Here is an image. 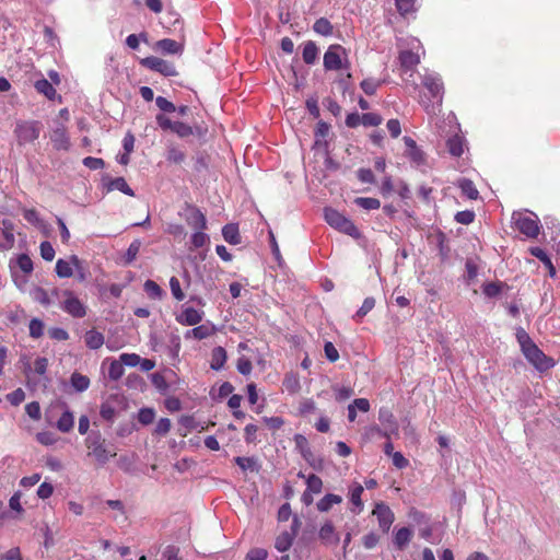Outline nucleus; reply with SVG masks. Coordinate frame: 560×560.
Listing matches in <instances>:
<instances>
[{"instance_id": "nucleus-26", "label": "nucleus", "mask_w": 560, "mask_h": 560, "mask_svg": "<svg viewBox=\"0 0 560 560\" xmlns=\"http://www.w3.org/2000/svg\"><path fill=\"white\" fill-rule=\"evenodd\" d=\"M529 253L545 265L551 278L556 277V268L548 254L541 247H532Z\"/></svg>"}, {"instance_id": "nucleus-45", "label": "nucleus", "mask_w": 560, "mask_h": 560, "mask_svg": "<svg viewBox=\"0 0 560 560\" xmlns=\"http://www.w3.org/2000/svg\"><path fill=\"white\" fill-rule=\"evenodd\" d=\"M503 283L501 282H489L482 285V293L487 298H497L502 291Z\"/></svg>"}, {"instance_id": "nucleus-50", "label": "nucleus", "mask_w": 560, "mask_h": 560, "mask_svg": "<svg viewBox=\"0 0 560 560\" xmlns=\"http://www.w3.org/2000/svg\"><path fill=\"white\" fill-rule=\"evenodd\" d=\"M154 418L155 411L153 408H141L138 412V421L143 425L152 423Z\"/></svg>"}, {"instance_id": "nucleus-6", "label": "nucleus", "mask_w": 560, "mask_h": 560, "mask_svg": "<svg viewBox=\"0 0 560 560\" xmlns=\"http://www.w3.org/2000/svg\"><path fill=\"white\" fill-rule=\"evenodd\" d=\"M323 66L326 71L348 70L347 50L339 44L330 45L324 54Z\"/></svg>"}, {"instance_id": "nucleus-41", "label": "nucleus", "mask_w": 560, "mask_h": 560, "mask_svg": "<svg viewBox=\"0 0 560 560\" xmlns=\"http://www.w3.org/2000/svg\"><path fill=\"white\" fill-rule=\"evenodd\" d=\"M45 325L39 318H32L28 325L30 336L38 339L44 335Z\"/></svg>"}, {"instance_id": "nucleus-62", "label": "nucleus", "mask_w": 560, "mask_h": 560, "mask_svg": "<svg viewBox=\"0 0 560 560\" xmlns=\"http://www.w3.org/2000/svg\"><path fill=\"white\" fill-rule=\"evenodd\" d=\"M7 399L12 406H19L24 401L25 393L22 388H16L7 395Z\"/></svg>"}, {"instance_id": "nucleus-2", "label": "nucleus", "mask_w": 560, "mask_h": 560, "mask_svg": "<svg viewBox=\"0 0 560 560\" xmlns=\"http://www.w3.org/2000/svg\"><path fill=\"white\" fill-rule=\"evenodd\" d=\"M88 455L93 457L100 467L105 466L112 457L116 456L115 451L107 448L105 439L97 430L91 431L84 440Z\"/></svg>"}, {"instance_id": "nucleus-13", "label": "nucleus", "mask_w": 560, "mask_h": 560, "mask_svg": "<svg viewBox=\"0 0 560 560\" xmlns=\"http://www.w3.org/2000/svg\"><path fill=\"white\" fill-rule=\"evenodd\" d=\"M203 316L205 313L202 311L186 306L176 315L175 319L183 326H196L202 320Z\"/></svg>"}, {"instance_id": "nucleus-64", "label": "nucleus", "mask_w": 560, "mask_h": 560, "mask_svg": "<svg viewBox=\"0 0 560 560\" xmlns=\"http://www.w3.org/2000/svg\"><path fill=\"white\" fill-rule=\"evenodd\" d=\"M268 552L264 548H253L246 555V560H266Z\"/></svg>"}, {"instance_id": "nucleus-39", "label": "nucleus", "mask_w": 560, "mask_h": 560, "mask_svg": "<svg viewBox=\"0 0 560 560\" xmlns=\"http://www.w3.org/2000/svg\"><path fill=\"white\" fill-rule=\"evenodd\" d=\"M354 203L364 210H376L381 207L380 200L372 197H358Z\"/></svg>"}, {"instance_id": "nucleus-15", "label": "nucleus", "mask_w": 560, "mask_h": 560, "mask_svg": "<svg viewBox=\"0 0 560 560\" xmlns=\"http://www.w3.org/2000/svg\"><path fill=\"white\" fill-rule=\"evenodd\" d=\"M318 537L323 544L327 546H335L340 540L339 534L336 532L335 526L330 521H327L320 526Z\"/></svg>"}, {"instance_id": "nucleus-18", "label": "nucleus", "mask_w": 560, "mask_h": 560, "mask_svg": "<svg viewBox=\"0 0 560 560\" xmlns=\"http://www.w3.org/2000/svg\"><path fill=\"white\" fill-rule=\"evenodd\" d=\"M103 182H104V186L108 192L118 190L127 196H130V197L135 196V191L129 187V185L127 184V182L124 177H116V178L108 177V178H104Z\"/></svg>"}, {"instance_id": "nucleus-42", "label": "nucleus", "mask_w": 560, "mask_h": 560, "mask_svg": "<svg viewBox=\"0 0 560 560\" xmlns=\"http://www.w3.org/2000/svg\"><path fill=\"white\" fill-rule=\"evenodd\" d=\"M381 84V81L368 78L360 83V86L366 95H374Z\"/></svg>"}, {"instance_id": "nucleus-44", "label": "nucleus", "mask_w": 560, "mask_h": 560, "mask_svg": "<svg viewBox=\"0 0 560 560\" xmlns=\"http://www.w3.org/2000/svg\"><path fill=\"white\" fill-rule=\"evenodd\" d=\"M205 230L195 231L190 236L191 245L195 248L203 247L207 243H209V235L203 233Z\"/></svg>"}, {"instance_id": "nucleus-14", "label": "nucleus", "mask_w": 560, "mask_h": 560, "mask_svg": "<svg viewBox=\"0 0 560 560\" xmlns=\"http://www.w3.org/2000/svg\"><path fill=\"white\" fill-rule=\"evenodd\" d=\"M446 148L453 158H460L465 150L468 149L467 140L459 131L448 137Z\"/></svg>"}, {"instance_id": "nucleus-25", "label": "nucleus", "mask_w": 560, "mask_h": 560, "mask_svg": "<svg viewBox=\"0 0 560 560\" xmlns=\"http://www.w3.org/2000/svg\"><path fill=\"white\" fill-rule=\"evenodd\" d=\"M394 434L387 431L386 428L378 427L376 424L364 428L363 438L368 441L374 440L375 438H384L390 440Z\"/></svg>"}, {"instance_id": "nucleus-53", "label": "nucleus", "mask_w": 560, "mask_h": 560, "mask_svg": "<svg viewBox=\"0 0 560 560\" xmlns=\"http://www.w3.org/2000/svg\"><path fill=\"white\" fill-rule=\"evenodd\" d=\"M335 398L337 401L341 402L349 399L353 395V389L349 386H334Z\"/></svg>"}, {"instance_id": "nucleus-63", "label": "nucleus", "mask_w": 560, "mask_h": 560, "mask_svg": "<svg viewBox=\"0 0 560 560\" xmlns=\"http://www.w3.org/2000/svg\"><path fill=\"white\" fill-rule=\"evenodd\" d=\"M236 369L242 375H249L252 373L253 365L250 360L243 355L238 358Z\"/></svg>"}, {"instance_id": "nucleus-8", "label": "nucleus", "mask_w": 560, "mask_h": 560, "mask_svg": "<svg viewBox=\"0 0 560 560\" xmlns=\"http://www.w3.org/2000/svg\"><path fill=\"white\" fill-rule=\"evenodd\" d=\"M527 361L539 371H547L553 366V362L537 346L533 343L522 350Z\"/></svg>"}, {"instance_id": "nucleus-4", "label": "nucleus", "mask_w": 560, "mask_h": 560, "mask_svg": "<svg viewBox=\"0 0 560 560\" xmlns=\"http://www.w3.org/2000/svg\"><path fill=\"white\" fill-rule=\"evenodd\" d=\"M43 124L38 120H18L13 130L18 145L34 143L40 136Z\"/></svg>"}, {"instance_id": "nucleus-56", "label": "nucleus", "mask_w": 560, "mask_h": 560, "mask_svg": "<svg viewBox=\"0 0 560 560\" xmlns=\"http://www.w3.org/2000/svg\"><path fill=\"white\" fill-rule=\"evenodd\" d=\"M170 289L172 295L176 301H183L185 299V293L182 290L180 282L176 277H171L170 279Z\"/></svg>"}, {"instance_id": "nucleus-40", "label": "nucleus", "mask_w": 560, "mask_h": 560, "mask_svg": "<svg viewBox=\"0 0 560 560\" xmlns=\"http://www.w3.org/2000/svg\"><path fill=\"white\" fill-rule=\"evenodd\" d=\"M235 464L242 469V470H258L257 460L254 457H243L237 456L234 458Z\"/></svg>"}, {"instance_id": "nucleus-24", "label": "nucleus", "mask_w": 560, "mask_h": 560, "mask_svg": "<svg viewBox=\"0 0 560 560\" xmlns=\"http://www.w3.org/2000/svg\"><path fill=\"white\" fill-rule=\"evenodd\" d=\"M85 346L91 350L100 349L104 342V335L95 329H90L84 335Z\"/></svg>"}, {"instance_id": "nucleus-30", "label": "nucleus", "mask_w": 560, "mask_h": 560, "mask_svg": "<svg viewBox=\"0 0 560 560\" xmlns=\"http://www.w3.org/2000/svg\"><path fill=\"white\" fill-rule=\"evenodd\" d=\"M342 502V498L338 494L327 493L316 504L319 512H328L332 505Z\"/></svg>"}, {"instance_id": "nucleus-5", "label": "nucleus", "mask_w": 560, "mask_h": 560, "mask_svg": "<svg viewBox=\"0 0 560 560\" xmlns=\"http://www.w3.org/2000/svg\"><path fill=\"white\" fill-rule=\"evenodd\" d=\"M324 218L325 221L335 230L354 238L360 237V232L354 223L338 210L329 207L325 208Z\"/></svg>"}, {"instance_id": "nucleus-19", "label": "nucleus", "mask_w": 560, "mask_h": 560, "mask_svg": "<svg viewBox=\"0 0 560 560\" xmlns=\"http://www.w3.org/2000/svg\"><path fill=\"white\" fill-rule=\"evenodd\" d=\"M188 211L189 213L186 218L187 224L195 229V231L206 230L207 219L202 211L197 207H189Z\"/></svg>"}, {"instance_id": "nucleus-17", "label": "nucleus", "mask_w": 560, "mask_h": 560, "mask_svg": "<svg viewBox=\"0 0 560 560\" xmlns=\"http://www.w3.org/2000/svg\"><path fill=\"white\" fill-rule=\"evenodd\" d=\"M378 420L383 428H386L387 431H390L394 435H398L399 425L398 422L393 415V412L385 407L380 408L378 410Z\"/></svg>"}, {"instance_id": "nucleus-22", "label": "nucleus", "mask_w": 560, "mask_h": 560, "mask_svg": "<svg viewBox=\"0 0 560 560\" xmlns=\"http://www.w3.org/2000/svg\"><path fill=\"white\" fill-rule=\"evenodd\" d=\"M226 360V350L221 346L214 347L211 352L210 368L213 371H220L224 368Z\"/></svg>"}, {"instance_id": "nucleus-33", "label": "nucleus", "mask_w": 560, "mask_h": 560, "mask_svg": "<svg viewBox=\"0 0 560 560\" xmlns=\"http://www.w3.org/2000/svg\"><path fill=\"white\" fill-rule=\"evenodd\" d=\"M71 386L75 392H85L90 386V378L83 374L74 372L70 377Z\"/></svg>"}, {"instance_id": "nucleus-35", "label": "nucleus", "mask_w": 560, "mask_h": 560, "mask_svg": "<svg viewBox=\"0 0 560 560\" xmlns=\"http://www.w3.org/2000/svg\"><path fill=\"white\" fill-rule=\"evenodd\" d=\"M294 534L284 532L280 534L275 541V548L280 552L288 551L293 544Z\"/></svg>"}, {"instance_id": "nucleus-16", "label": "nucleus", "mask_w": 560, "mask_h": 560, "mask_svg": "<svg viewBox=\"0 0 560 560\" xmlns=\"http://www.w3.org/2000/svg\"><path fill=\"white\" fill-rule=\"evenodd\" d=\"M364 488L362 485L354 482L349 488V499L352 503L351 512L354 514H360L363 511L364 504L361 499Z\"/></svg>"}, {"instance_id": "nucleus-3", "label": "nucleus", "mask_w": 560, "mask_h": 560, "mask_svg": "<svg viewBox=\"0 0 560 560\" xmlns=\"http://www.w3.org/2000/svg\"><path fill=\"white\" fill-rule=\"evenodd\" d=\"M52 295L57 299H62L60 301V308L72 316L73 318H82L88 313L86 305L75 295V293L69 289L63 291H59L55 289L52 291Z\"/></svg>"}, {"instance_id": "nucleus-55", "label": "nucleus", "mask_w": 560, "mask_h": 560, "mask_svg": "<svg viewBox=\"0 0 560 560\" xmlns=\"http://www.w3.org/2000/svg\"><path fill=\"white\" fill-rule=\"evenodd\" d=\"M295 448L300 452L301 456H306L311 450L307 439L302 434L294 435Z\"/></svg>"}, {"instance_id": "nucleus-51", "label": "nucleus", "mask_w": 560, "mask_h": 560, "mask_svg": "<svg viewBox=\"0 0 560 560\" xmlns=\"http://www.w3.org/2000/svg\"><path fill=\"white\" fill-rule=\"evenodd\" d=\"M40 256L46 261H51L55 258L56 252L50 242L44 241L39 245Z\"/></svg>"}, {"instance_id": "nucleus-48", "label": "nucleus", "mask_w": 560, "mask_h": 560, "mask_svg": "<svg viewBox=\"0 0 560 560\" xmlns=\"http://www.w3.org/2000/svg\"><path fill=\"white\" fill-rule=\"evenodd\" d=\"M192 336L194 339L202 340L208 337H210L213 334V328L209 325H196V327L192 328Z\"/></svg>"}, {"instance_id": "nucleus-54", "label": "nucleus", "mask_w": 560, "mask_h": 560, "mask_svg": "<svg viewBox=\"0 0 560 560\" xmlns=\"http://www.w3.org/2000/svg\"><path fill=\"white\" fill-rule=\"evenodd\" d=\"M382 116L376 113H365L362 115V125L365 127H376L382 124Z\"/></svg>"}, {"instance_id": "nucleus-49", "label": "nucleus", "mask_w": 560, "mask_h": 560, "mask_svg": "<svg viewBox=\"0 0 560 560\" xmlns=\"http://www.w3.org/2000/svg\"><path fill=\"white\" fill-rule=\"evenodd\" d=\"M31 294L36 302L40 303L44 306H49L51 303L47 291L40 287H36Z\"/></svg>"}, {"instance_id": "nucleus-52", "label": "nucleus", "mask_w": 560, "mask_h": 560, "mask_svg": "<svg viewBox=\"0 0 560 560\" xmlns=\"http://www.w3.org/2000/svg\"><path fill=\"white\" fill-rule=\"evenodd\" d=\"M173 132L179 138H187L194 135V128L183 121H175Z\"/></svg>"}, {"instance_id": "nucleus-23", "label": "nucleus", "mask_w": 560, "mask_h": 560, "mask_svg": "<svg viewBox=\"0 0 560 560\" xmlns=\"http://www.w3.org/2000/svg\"><path fill=\"white\" fill-rule=\"evenodd\" d=\"M56 275L61 278H70L74 275V262L72 261V255L70 256L69 260L59 258L56 261L55 267Z\"/></svg>"}, {"instance_id": "nucleus-60", "label": "nucleus", "mask_w": 560, "mask_h": 560, "mask_svg": "<svg viewBox=\"0 0 560 560\" xmlns=\"http://www.w3.org/2000/svg\"><path fill=\"white\" fill-rule=\"evenodd\" d=\"M375 306V300L374 298H365L361 307L357 311L355 317L362 318L364 317L369 312H371Z\"/></svg>"}, {"instance_id": "nucleus-11", "label": "nucleus", "mask_w": 560, "mask_h": 560, "mask_svg": "<svg viewBox=\"0 0 560 560\" xmlns=\"http://www.w3.org/2000/svg\"><path fill=\"white\" fill-rule=\"evenodd\" d=\"M141 63L144 67L153 71H156L165 77H174L177 74L176 68L172 62L159 57H147L141 61Z\"/></svg>"}, {"instance_id": "nucleus-32", "label": "nucleus", "mask_w": 560, "mask_h": 560, "mask_svg": "<svg viewBox=\"0 0 560 560\" xmlns=\"http://www.w3.org/2000/svg\"><path fill=\"white\" fill-rule=\"evenodd\" d=\"M35 89L38 93L45 95L48 100L52 101L57 96V92L54 85L46 79L37 80L35 82Z\"/></svg>"}, {"instance_id": "nucleus-37", "label": "nucleus", "mask_w": 560, "mask_h": 560, "mask_svg": "<svg viewBox=\"0 0 560 560\" xmlns=\"http://www.w3.org/2000/svg\"><path fill=\"white\" fill-rule=\"evenodd\" d=\"M185 153L177 147L170 144L166 150V160L173 164H180L185 161Z\"/></svg>"}, {"instance_id": "nucleus-10", "label": "nucleus", "mask_w": 560, "mask_h": 560, "mask_svg": "<svg viewBox=\"0 0 560 560\" xmlns=\"http://www.w3.org/2000/svg\"><path fill=\"white\" fill-rule=\"evenodd\" d=\"M372 514L376 516L380 528L384 533H388L395 521V515L390 508L384 502H377L374 505Z\"/></svg>"}, {"instance_id": "nucleus-31", "label": "nucleus", "mask_w": 560, "mask_h": 560, "mask_svg": "<svg viewBox=\"0 0 560 560\" xmlns=\"http://www.w3.org/2000/svg\"><path fill=\"white\" fill-rule=\"evenodd\" d=\"M74 427V416L70 410H65L57 421V429L62 433L70 432Z\"/></svg>"}, {"instance_id": "nucleus-38", "label": "nucleus", "mask_w": 560, "mask_h": 560, "mask_svg": "<svg viewBox=\"0 0 560 560\" xmlns=\"http://www.w3.org/2000/svg\"><path fill=\"white\" fill-rule=\"evenodd\" d=\"M141 247V241L140 240H133L130 245L127 248V252L124 256V264L130 265L133 262V260L137 258L139 250Z\"/></svg>"}, {"instance_id": "nucleus-59", "label": "nucleus", "mask_w": 560, "mask_h": 560, "mask_svg": "<svg viewBox=\"0 0 560 560\" xmlns=\"http://www.w3.org/2000/svg\"><path fill=\"white\" fill-rule=\"evenodd\" d=\"M72 261L74 262V272L77 275V279L79 282H83L86 280L88 272L86 269L83 267L82 261L77 255H72Z\"/></svg>"}, {"instance_id": "nucleus-61", "label": "nucleus", "mask_w": 560, "mask_h": 560, "mask_svg": "<svg viewBox=\"0 0 560 560\" xmlns=\"http://www.w3.org/2000/svg\"><path fill=\"white\" fill-rule=\"evenodd\" d=\"M283 386L290 393H296L300 389L299 378L293 374L285 375Z\"/></svg>"}, {"instance_id": "nucleus-7", "label": "nucleus", "mask_w": 560, "mask_h": 560, "mask_svg": "<svg viewBox=\"0 0 560 560\" xmlns=\"http://www.w3.org/2000/svg\"><path fill=\"white\" fill-rule=\"evenodd\" d=\"M512 220L515 228L529 238H535L539 234V220L533 212H514Z\"/></svg>"}, {"instance_id": "nucleus-12", "label": "nucleus", "mask_w": 560, "mask_h": 560, "mask_svg": "<svg viewBox=\"0 0 560 560\" xmlns=\"http://www.w3.org/2000/svg\"><path fill=\"white\" fill-rule=\"evenodd\" d=\"M50 141L57 151H68L70 149V138L63 124H57L52 128Z\"/></svg>"}, {"instance_id": "nucleus-36", "label": "nucleus", "mask_w": 560, "mask_h": 560, "mask_svg": "<svg viewBox=\"0 0 560 560\" xmlns=\"http://www.w3.org/2000/svg\"><path fill=\"white\" fill-rule=\"evenodd\" d=\"M143 290L152 300H162L165 294L161 287L153 280H147L143 284Z\"/></svg>"}, {"instance_id": "nucleus-58", "label": "nucleus", "mask_w": 560, "mask_h": 560, "mask_svg": "<svg viewBox=\"0 0 560 560\" xmlns=\"http://www.w3.org/2000/svg\"><path fill=\"white\" fill-rule=\"evenodd\" d=\"M516 339L521 346V350L527 348L528 346L535 343L526 330L522 327H518L515 332Z\"/></svg>"}, {"instance_id": "nucleus-20", "label": "nucleus", "mask_w": 560, "mask_h": 560, "mask_svg": "<svg viewBox=\"0 0 560 560\" xmlns=\"http://www.w3.org/2000/svg\"><path fill=\"white\" fill-rule=\"evenodd\" d=\"M156 49L164 55H180L184 46L175 39L163 38L156 42Z\"/></svg>"}, {"instance_id": "nucleus-47", "label": "nucleus", "mask_w": 560, "mask_h": 560, "mask_svg": "<svg viewBox=\"0 0 560 560\" xmlns=\"http://www.w3.org/2000/svg\"><path fill=\"white\" fill-rule=\"evenodd\" d=\"M306 486H307V491L317 494L323 489V481L318 476L311 474L306 478Z\"/></svg>"}, {"instance_id": "nucleus-46", "label": "nucleus", "mask_w": 560, "mask_h": 560, "mask_svg": "<svg viewBox=\"0 0 560 560\" xmlns=\"http://www.w3.org/2000/svg\"><path fill=\"white\" fill-rule=\"evenodd\" d=\"M124 372H125V368H124V364L121 363V361L114 360L110 363L109 369H108V377L113 381H117L124 375Z\"/></svg>"}, {"instance_id": "nucleus-28", "label": "nucleus", "mask_w": 560, "mask_h": 560, "mask_svg": "<svg viewBox=\"0 0 560 560\" xmlns=\"http://www.w3.org/2000/svg\"><path fill=\"white\" fill-rule=\"evenodd\" d=\"M411 537V529L409 527H401L395 533L393 542L397 549L402 550L410 542Z\"/></svg>"}, {"instance_id": "nucleus-29", "label": "nucleus", "mask_w": 560, "mask_h": 560, "mask_svg": "<svg viewBox=\"0 0 560 560\" xmlns=\"http://www.w3.org/2000/svg\"><path fill=\"white\" fill-rule=\"evenodd\" d=\"M222 236L231 245H238L241 243L238 226L234 223L225 224L222 228Z\"/></svg>"}, {"instance_id": "nucleus-57", "label": "nucleus", "mask_w": 560, "mask_h": 560, "mask_svg": "<svg viewBox=\"0 0 560 560\" xmlns=\"http://www.w3.org/2000/svg\"><path fill=\"white\" fill-rule=\"evenodd\" d=\"M475 217H476V214L472 210H463V211H458L455 214L454 219L457 223L468 225L474 222Z\"/></svg>"}, {"instance_id": "nucleus-1", "label": "nucleus", "mask_w": 560, "mask_h": 560, "mask_svg": "<svg viewBox=\"0 0 560 560\" xmlns=\"http://www.w3.org/2000/svg\"><path fill=\"white\" fill-rule=\"evenodd\" d=\"M421 83L430 93V97L421 100V105L427 113H432L435 110V106L440 107L443 102L444 85L442 78L436 72L425 71Z\"/></svg>"}, {"instance_id": "nucleus-27", "label": "nucleus", "mask_w": 560, "mask_h": 560, "mask_svg": "<svg viewBox=\"0 0 560 560\" xmlns=\"http://www.w3.org/2000/svg\"><path fill=\"white\" fill-rule=\"evenodd\" d=\"M457 187L460 189L462 194L466 196L470 200H476L479 198V191L476 188L472 180L468 178H460L457 182Z\"/></svg>"}, {"instance_id": "nucleus-34", "label": "nucleus", "mask_w": 560, "mask_h": 560, "mask_svg": "<svg viewBox=\"0 0 560 560\" xmlns=\"http://www.w3.org/2000/svg\"><path fill=\"white\" fill-rule=\"evenodd\" d=\"M313 30L315 33H317L322 36L328 37V36L332 35L334 27L328 19L319 18L315 21V23L313 25Z\"/></svg>"}, {"instance_id": "nucleus-9", "label": "nucleus", "mask_w": 560, "mask_h": 560, "mask_svg": "<svg viewBox=\"0 0 560 560\" xmlns=\"http://www.w3.org/2000/svg\"><path fill=\"white\" fill-rule=\"evenodd\" d=\"M409 46H410V48L402 49L399 52V57H398L400 67L405 71L412 70L420 62V56L417 51H415L421 47L420 42L417 38H411Z\"/></svg>"}, {"instance_id": "nucleus-43", "label": "nucleus", "mask_w": 560, "mask_h": 560, "mask_svg": "<svg viewBox=\"0 0 560 560\" xmlns=\"http://www.w3.org/2000/svg\"><path fill=\"white\" fill-rule=\"evenodd\" d=\"M16 265L26 275L32 273L34 269L33 261L27 254H20L16 258Z\"/></svg>"}, {"instance_id": "nucleus-21", "label": "nucleus", "mask_w": 560, "mask_h": 560, "mask_svg": "<svg viewBox=\"0 0 560 560\" xmlns=\"http://www.w3.org/2000/svg\"><path fill=\"white\" fill-rule=\"evenodd\" d=\"M319 49L315 42L307 40L303 43L302 58L306 65H314L318 59Z\"/></svg>"}]
</instances>
